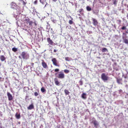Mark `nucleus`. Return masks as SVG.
I'll return each mask as SVG.
<instances>
[{
	"label": "nucleus",
	"instance_id": "f257e3e1",
	"mask_svg": "<svg viewBox=\"0 0 128 128\" xmlns=\"http://www.w3.org/2000/svg\"><path fill=\"white\" fill-rule=\"evenodd\" d=\"M21 55L24 59L27 60L29 58V54H27L26 52H22V53Z\"/></svg>",
	"mask_w": 128,
	"mask_h": 128
},
{
	"label": "nucleus",
	"instance_id": "f03ea898",
	"mask_svg": "<svg viewBox=\"0 0 128 128\" xmlns=\"http://www.w3.org/2000/svg\"><path fill=\"white\" fill-rule=\"evenodd\" d=\"M101 77L102 79L104 81H106L108 79V77L104 73L102 74Z\"/></svg>",
	"mask_w": 128,
	"mask_h": 128
},
{
	"label": "nucleus",
	"instance_id": "7ed1b4c3",
	"mask_svg": "<svg viewBox=\"0 0 128 128\" xmlns=\"http://www.w3.org/2000/svg\"><path fill=\"white\" fill-rule=\"evenodd\" d=\"M57 77L59 78L62 79L64 77V72H59L58 75L57 76Z\"/></svg>",
	"mask_w": 128,
	"mask_h": 128
},
{
	"label": "nucleus",
	"instance_id": "20e7f679",
	"mask_svg": "<svg viewBox=\"0 0 128 128\" xmlns=\"http://www.w3.org/2000/svg\"><path fill=\"white\" fill-rule=\"evenodd\" d=\"M52 61L53 64L55 66L58 67L60 66V65L57 64V61L56 58H52Z\"/></svg>",
	"mask_w": 128,
	"mask_h": 128
},
{
	"label": "nucleus",
	"instance_id": "39448f33",
	"mask_svg": "<svg viewBox=\"0 0 128 128\" xmlns=\"http://www.w3.org/2000/svg\"><path fill=\"white\" fill-rule=\"evenodd\" d=\"M7 95L8 98V100L9 101L12 100L13 99V98L12 95L10 93L8 92L7 93Z\"/></svg>",
	"mask_w": 128,
	"mask_h": 128
},
{
	"label": "nucleus",
	"instance_id": "423d86ee",
	"mask_svg": "<svg viewBox=\"0 0 128 128\" xmlns=\"http://www.w3.org/2000/svg\"><path fill=\"white\" fill-rule=\"evenodd\" d=\"M92 24L94 26H96L97 25L98 22L94 18H92Z\"/></svg>",
	"mask_w": 128,
	"mask_h": 128
},
{
	"label": "nucleus",
	"instance_id": "0eeeda50",
	"mask_svg": "<svg viewBox=\"0 0 128 128\" xmlns=\"http://www.w3.org/2000/svg\"><path fill=\"white\" fill-rule=\"evenodd\" d=\"M116 79L117 82L118 84H122V78H116Z\"/></svg>",
	"mask_w": 128,
	"mask_h": 128
},
{
	"label": "nucleus",
	"instance_id": "6e6552de",
	"mask_svg": "<svg viewBox=\"0 0 128 128\" xmlns=\"http://www.w3.org/2000/svg\"><path fill=\"white\" fill-rule=\"evenodd\" d=\"M47 40L48 43L51 45H52L54 42L52 41L50 39V38H47Z\"/></svg>",
	"mask_w": 128,
	"mask_h": 128
},
{
	"label": "nucleus",
	"instance_id": "1a4fd4ad",
	"mask_svg": "<svg viewBox=\"0 0 128 128\" xmlns=\"http://www.w3.org/2000/svg\"><path fill=\"white\" fill-rule=\"evenodd\" d=\"M42 64L43 68H46L48 66L47 64L44 60H42Z\"/></svg>",
	"mask_w": 128,
	"mask_h": 128
},
{
	"label": "nucleus",
	"instance_id": "9d476101",
	"mask_svg": "<svg viewBox=\"0 0 128 128\" xmlns=\"http://www.w3.org/2000/svg\"><path fill=\"white\" fill-rule=\"evenodd\" d=\"M27 108L28 110H31L34 108V106L33 104H32L27 107Z\"/></svg>",
	"mask_w": 128,
	"mask_h": 128
},
{
	"label": "nucleus",
	"instance_id": "9b49d317",
	"mask_svg": "<svg viewBox=\"0 0 128 128\" xmlns=\"http://www.w3.org/2000/svg\"><path fill=\"white\" fill-rule=\"evenodd\" d=\"M93 122L95 127L97 128L98 125V122L96 120H94L93 121Z\"/></svg>",
	"mask_w": 128,
	"mask_h": 128
},
{
	"label": "nucleus",
	"instance_id": "f8f14e48",
	"mask_svg": "<svg viewBox=\"0 0 128 128\" xmlns=\"http://www.w3.org/2000/svg\"><path fill=\"white\" fill-rule=\"evenodd\" d=\"M122 38L124 42L128 46V40L124 38V36H122Z\"/></svg>",
	"mask_w": 128,
	"mask_h": 128
},
{
	"label": "nucleus",
	"instance_id": "ddd939ff",
	"mask_svg": "<svg viewBox=\"0 0 128 128\" xmlns=\"http://www.w3.org/2000/svg\"><path fill=\"white\" fill-rule=\"evenodd\" d=\"M54 82L55 84L57 86H59V82L58 80L57 79L55 78L54 79Z\"/></svg>",
	"mask_w": 128,
	"mask_h": 128
},
{
	"label": "nucleus",
	"instance_id": "4468645a",
	"mask_svg": "<svg viewBox=\"0 0 128 128\" xmlns=\"http://www.w3.org/2000/svg\"><path fill=\"white\" fill-rule=\"evenodd\" d=\"M82 98L85 99L86 98V94L84 93H83L82 95Z\"/></svg>",
	"mask_w": 128,
	"mask_h": 128
},
{
	"label": "nucleus",
	"instance_id": "2eb2a0df",
	"mask_svg": "<svg viewBox=\"0 0 128 128\" xmlns=\"http://www.w3.org/2000/svg\"><path fill=\"white\" fill-rule=\"evenodd\" d=\"M30 20V19L28 18H25L24 20V21L27 24H28V23Z\"/></svg>",
	"mask_w": 128,
	"mask_h": 128
},
{
	"label": "nucleus",
	"instance_id": "dca6fc26",
	"mask_svg": "<svg viewBox=\"0 0 128 128\" xmlns=\"http://www.w3.org/2000/svg\"><path fill=\"white\" fill-rule=\"evenodd\" d=\"M15 116L17 119H19L20 118V114H18L16 113L15 115Z\"/></svg>",
	"mask_w": 128,
	"mask_h": 128
},
{
	"label": "nucleus",
	"instance_id": "f3484780",
	"mask_svg": "<svg viewBox=\"0 0 128 128\" xmlns=\"http://www.w3.org/2000/svg\"><path fill=\"white\" fill-rule=\"evenodd\" d=\"M5 59V58L3 56H0V59L2 61L4 60Z\"/></svg>",
	"mask_w": 128,
	"mask_h": 128
},
{
	"label": "nucleus",
	"instance_id": "a211bd4d",
	"mask_svg": "<svg viewBox=\"0 0 128 128\" xmlns=\"http://www.w3.org/2000/svg\"><path fill=\"white\" fill-rule=\"evenodd\" d=\"M64 92L66 95H68L69 93V92L68 90L66 89H65L64 90Z\"/></svg>",
	"mask_w": 128,
	"mask_h": 128
},
{
	"label": "nucleus",
	"instance_id": "6ab92c4d",
	"mask_svg": "<svg viewBox=\"0 0 128 128\" xmlns=\"http://www.w3.org/2000/svg\"><path fill=\"white\" fill-rule=\"evenodd\" d=\"M33 22L32 21H29V22L28 23L29 24V25L32 26V24L33 23Z\"/></svg>",
	"mask_w": 128,
	"mask_h": 128
},
{
	"label": "nucleus",
	"instance_id": "aec40b11",
	"mask_svg": "<svg viewBox=\"0 0 128 128\" xmlns=\"http://www.w3.org/2000/svg\"><path fill=\"white\" fill-rule=\"evenodd\" d=\"M41 91L42 92H44L46 90L45 89H44V87H42L41 89Z\"/></svg>",
	"mask_w": 128,
	"mask_h": 128
},
{
	"label": "nucleus",
	"instance_id": "412c9836",
	"mask_svg": "<svg viewBox=\"0 0 128 128\" xmlns=\"http://www.w3.org/2000/svg\"><path fill=\"white\" fill-rule=\"evenodd\" d=\"M102 52H104L106 51H108V50L106 48H102Z\"/></svg>",
	"mask_w": 128,
	"mask_h": 128
},
{
	"label": "nucleus",
	"instance_id": "4be33fe9",
	"mask_svg": "<svg viewBox=\"0 0 128 128\" xmlns=\"http://www.w3.org/2000/svg\"><path fill=\"white\" fill-rule=\"evenodd\" d=\"M86 9L88 11H90L91 10V8L89 6H88L86 7Z\"/></svg>",
	"mask_w": 128,
	"mask_h": 128
},
{
	"label": "nucleus",
	"instance_id": "5701e85b",
	"mask_svg": "<svg viewBox=\"0 0 128 128\" xmlns=\"http://www.w3.org/2000/svg\"><path fill=\"white\" fill-rule=\"evenodd\" d=\"M12 50L14 52H16L17 51V49L15 48H12Z\"/></svg>",
	"mask_w": 128,
	"mask_h": 128
},
{
	"label": "nucleus",
	"instance_id": "b1692460",
	"mask_svg": "<svg viewBox=\"0 0 128 128\" xmlns=\"http://www.w3.org/2000/svg\"><path fill=\"white\" fill-rule=\"evenodd\" d=\"M113 4L116 6L117 3V1L116 0H113Z\"/></svg>",
	"mask_w": 128,
	"mask_h": 128
},
{
	"label": "nucleus",
	"instance_id": "393cba45",
	"mask_svg": "<svg viewBox=\"0 0 128 128\" xmlns=\"http://www.w3.org/2000/svg\"><path fill=\"white\" fill-rule=\"evenodd\" d=\"M64 71V72L66 73H68L69 72V70H65Z\"/></svg>",
	"mask_w": 128,
	"mask_h": 128
},
{
	"label": "nucleus",
	"instance_id": "a878e982",
	"mask_svg": "<svg viewBox=\"0 0 128 128\" xmlns=\"http://www.w3.org/2000/svg\"><path fill=\"white\" fill-rule=\"evenodd\" d=\"M121 29L122 30H125L126 29V27L123 26L121 28Z\"/></svg>",
	"mask_w": 128,
	"mask_h": 128
},
{
	"label": "nucleus",
	"instance_id": "bb28decb",
	"mask_svg": "<svg viewBox=\"0 0 128 128\" xmlns=\"http://www.w3.org/2000/svg\"><path fill=\"white\" fill-rule=\"evenodd\" d=\"M69 24H72L73 23V22L72 20H70L69 22Z\"/></svg>",
	"mask_w": 128,
	"mask_h": 128
},
{
	"label": "nucleus",
	"instance_id": "cd10ccee",
	"mask_svg": "<svg viewBox=\"0 0 128 128\" xmlns=\"http://www.w3.org/2000/svg\"><path fill=\"white\" fill-rule=\"evenodd\" d=\"M65 60H66L67 61H69V58L68 57H66L65 58Z\"/></svg>",
	"mask_w": 128,
	"mask_h": 128
},
{
	"label": "nucleus",
	"instance_id": "c85d7f7f",
	"mask_svg": "<svg viewBox=\"0 0 128 128\" xmlns=\"http://www.w3.org/2000/svg\"><path fill=\"white\" fill-rule=\"evenodd\" d=\"M51 19L52 20V21L53 22L55 23L56 20H54L53 18H51Z\"/></svg>",
	"mask_w": 128,
	"mask_h": 128
},
{
	"label": "nucleus",
	"instance_id": "c756f323",
	"mask_svg": "<svg viewBox=\"0 0 128 128\" xmlns=\"http://www.w3.org/2000/svg\"><path fill=\"white\" fill-rule=\"evenodd\" d=\"M38 95V94L37 92H35L34 93V95L36 96H37Z\"/></svg>",
	"mask_w": 128,
	"mask_h": 128
},
{
	"label": "nucleus",
	"instance_id": "7c9ffc66",
	"mask_svg": "<svg viewBox=\"0 0 128 128\" xmlns=\"http://www.w3.org/2000/svg\"><path fill=\"white\" fill-rule=\"evenodd\" d=\"M79 83L80 85H82V80H80L79 81Z\"/></svg>",
	"mask_w": 128,
	"mask_h": 128
},
{
	"label": "nucleus",
	"instance_id": "2f4dec72",
	"mask_svg": "<svg viewBox=\"0 0 128 128\" xmlns=\"http://www.w3.org/2000/svg\"><path fill=\"white\" fill-rule=\"evenodd\" d=\"M59 70V69L58 68H56L54 70V71L56 72H58Z\"/></svg>",
	"mask_w": 128,
	"mask_h": 128
},
{
	"label": "nucleus",
	"instance_id": "473e14b6",
	"mask_svg": "<svg viewBox=\"0 0 128 128\" xmlns=\"http://www.w3.org/2000/svg\"><path fill=\"white\" fill-rule=\"evenodd\" d=\"M83 9H80L79 10V12H80V13L83 11Z\"/></svg>",
	"mask_w": 128,
	"mask_h": 128
},
{
	"label": "nucleus",
	"instance_id": "72a5a7b5",
	"mask_svg": "<svg viewBox=\"0 0 128 128\" xmlns=\"http://www.w3.org/2000/svg\"><path fill=\"white\" fill-rule=\"evenodd\" d=\"M38 1L37 0H36L34 2V4H36L37 3Z\"/></svg>",
	"mask_w": 128,
	"mask_h": 128
},
{
	"label": "nucleus",
	"instance_id": "f704fd0d",
	"mask_svg": "<svg viewBox=\"0 0 128 128\" xmlns=\"http://www.w3.org/2000/svg\"><path fill=\"white\" fill-rule=\"evenodd\" d=\"M33 23L34 24L35 26H36L37 25V24L36 23V21H34V22H33Z\"/></svg>",
	"mask_w": 128,
	"mask_h": 128
},
{
	"label": "nucleus",
	"instance_id": "c9c22d12",
	"mask_svg": "<svg viewBox=\"0 0 128 128\" xmlns=\"http://www.w3.org/2000/svg\"><path fill=\"white\" fill-rule=\"evenodd\" d=\"M26 4V3H25V2H24V1H23V4L24 5H25V4Z\"/></svg>",
	"mask_w": 128,
	"mask_h": 128
},
{
	"label": "nucleus",
	"instance_id": "e433bc0d",
	"mask_svg": "<svg viewBox=\"0 0 128 128\" xmlns=\"http://www.w3.org/2000/svg\"><path fill=\"white\" fill-rule=\"evenodd\" d=\"M57 50H54V52H56L57 51Z\"/></svg>",
	"mask_w": 128,
	"mask_h": 128
},
{
	"label": "nucleus",
	"instance_id": "4c0bfd02",
	"mask_svg": "<svg viewBox=\"0 0 128 128\" xmlns=\"http://www.w3.org/2000/svg\"><path fill=\"white\" fill-rule=\"evenodd\" d=\"M52 0V1H54V2H56L57 1V0Z\"/></svg>",
	"mask_w": 128,
	"mask_h": 128
},
{
	"label": "nucleus",
	"instance_id": "58836bf2",
	"mask_svg": "<svg viewBox=\"0 0 128 128\" xmlns=\"http://www.w3.org/2000/svg\"><path fill=\"white\" fill-rule=\"evenodd\" d=\"M18 124H20V122H18Z\"/></svg>",
	"mask_w": 128,
	"mask_h": 128
},
{
	"label": "nucleus",
	"instance_id": "ea45409f",
	"mask_svg": "<svg viewBox=\"0 0 128 128\" xmlns=\"http://www.w3.org/2000/svg\"><path fill=\"white\" fill-rule=\"evenodd\" d=\"M32 66H33V65H34V63H32Z\"/></svg>",
	"mask_w": 128,
	"mask_h": 128
},
{
	"label": "nucleus",
	"instance_id": "a19ab883",
	"mask_svg": "<svg viewBox=\"0 0 128 128\" xmlns=\"http://www.w3.org/2000/svg\"><path fill=\"white\" fill-rule=\"evenodd\" d=\"M126 33H128V32L127 31H126Z\"/></svg>",
	"mask_w": 128,
	"mask_h": 128
},
{
	"label": "nucleus",
	"instance_id": "79ce46f5",
	"mask_svg": "<svg viewBox=\"0 0 128 128\" xmlns=\"http://www.w3.org/2000/svg\"><path fill=\"white\" fill-rule=\"evenodd\" d=\"M123 34H125V33H123Z\"/></svg>",
	"mask_w": 128,
	"mask_h": 128
},
{
	"label": "nucleus",
	"instance_id": "37998d69",
	"mask_svg": "<svg viewBox=\"0 0 128 128\" xmlns=\"http://www.w3.org/2000/svg\"><path fill=\"white\" fill-rule=\"evenodd\" d=\"M127 7L128 8V5L127 6Z\"/></svg>",
	"mask_w": 128,
	"mask_h": 128
},
{
	"label": "nucleus",
	"instance_id": "c03bdc74",
	"mask_svg": "<svg viewBox=\"0 0 128 128\" xmlns=\"http://www.w3.org/2000/svg\"><path fill=\"white\" fill-rule=\"evenodd\" d=\"M56 74H55V75H56Z\"/></svg>",
	"mask_w": 128,
	"mask_h": 128
},
{
	"label": "nucleus",
	"instance_id": "a18cd8bd",
	"mask_svg": "<svg viewBox=\"0 0 128 128\" xmlns=\"http://www.w3.org/2000/svg\"><path fill=\"white\" fill-rule=\"evenodd\" d=\"M41 1V0H40V1Z\"/></svg>",
	"mask_w": 128,
	"mask_h": 128
}]
</instances>
